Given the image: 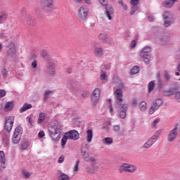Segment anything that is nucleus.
<instances>
[{
	"label": "nucleus",
	"mask_w": 180,
	"mask_h": 180,
	"mask_svg": "<svg viewBox=\"0 0 180 180\" xmlns=\"http://www.w3.org/2000/svg\"><path fill=\"white\" fill-rule=\"evenodd\" d=\"M149 140L151 141L152 143H153V144H154V143H155V141H157V140H158V136L157 135H153L150 138Z\"/></svg>",
	"instance_id": "de8ad7c7"
},
{
	"label": "nucleus",
	"mask_w": 180,
	"mask_h": 180,
	"mask_svg": "<svg viewBox=\"0 0 180 180\" xmlns=\"http://www.w3.org/2000/svg\"><path fill=\"white\" fill-rule=\"evenodd\" d=\"M78 165H79V160L76 161V165L74 167V172H77L78 171Z\"/></svg>",
	"instance_id": "09e8293b"
},
{
	"label": "nucleus",
	"mask_w": 180,
	"mask_h": 180,
	"mask_svg": "<svg viewBox=\"0 0 180 180\" xmlns=\"http://www.w3.org/2000/svg\"><path fill=\"white\" fill-rule=\"evenodd\" d=\"M100 79L102 81H105L106 79V72L101 73V75L100 76Z\"/></svg>",
	"instance_id": "5fc2aeb1"
},
{
	"label": "nucleus",
	"mask_w": 180,
	"mask_h": 180,
	"mask_svg": "<svg viewBox=\"0 0 180 180\" xmlns=\"http://www.w3.org/2000/svg\"><path fill=\"white\" fill-rule=\"evenodd\" d=\"M22 133H23V128H22V127H17L15 129L13 134H17L18 136H22Z\"/></svg>",
	"instance_id": "7c9ffc66"
},
{
	"label": "nucleus",
	"mask_w": 180,
	"mask_h": 180,
	"mask_svg": "<svg viewBox=\"0 0 180 180\" xmlns=\"http://www.w3.org/2000/svg\"><path fill=\"white\" fill-rule=\"evenodd\" d=\"M20 139H22V135L13 134L11 141L13 144H18L20 141Z\"/></svg>",
	"instance_id": "5701e85b"
},
{
	"label": "nucleus",
	"mask_w": 180,
	"mask_h": 180,
	"mask_svg": "<svg viewBox=\"0 0 180 180\" xmlns=\"http://www.w3.org/2000/svg\"><path fill=\"white\" fill-rule=\"evenodd\" d=\"M148 21H149V22H153V21L154 20V16H153V15H149V16L148 17Z\"/></svg>",
	"instance_id": "69168bd1"
},
{
	"label": "nucleus",
	"mask_w": 180,
	"mask_h": 180,
	"mask_svg": "<svg viewBox=\"0 0 180 180\" xmlns=\"http://www.w3.org/2000/svg\"><path fill=\"white\" fill-rule=\"evenodd\" d=\"M25 22L30 26H36V23L37 21L33 18V17L30 16L29 14L25 13L24 15Z\"/></svg>",
	"instance_id": "4468645a"
},
{
	"label": "nucleus",
	"mask_w": 180,
	"mask_h": 180,
	"mask_svg": "<svg viewBox=\"0 0 180 180\" xmlns=\"http://www.w3.org/2000/svg\"><path fill=\"white\" fill-rule=\"evenodd\" d=\"M41 6L45 13H50L54 11V0H41Z\"/></svg>",
	"instance_id": "20e7f679"
},
{
	"label": "nucleus",
	"mask_w": 180,
	"mask_h": 180,
	"mask_svg": "<svg viewBox=\"0 0 180 180\" xmlns=\"http://www.w3.org/2000/svg\"><path fill=\"white\" fill-rule=\"evenodd\" d=\"M120 169L125 172H134V171H136V166L124 164L121 166Z\"/></svg>",
	"instance_id": "dca6fc26"
},
{
	"label": "nucleus",
	"mask_w": 180,
	"mask_h": 180,
	"mask_svg": "<svg viewBox=\"0 0 180 180\" xmlns=\"http://www.w3.org/2000/svg\"><path fill=\"white\" fill-rule=\"evenodd\" d=\"M118 88L115 91V101H117V91H120V92L122 94V99H123V91H122V89H123V88H124V84H123V83L120 82L118 84Z\"/></svg>",
	"instance_id": "412c9836"
},
{
	"label": "nucleus",
	"mask_w": 180,
	"mask_h": 180,
	"mask_svg": "<svg viewBox=\"0 0 180 180\" xmlns=\"http://www.w3.org/2000/svg\"><path fill=\"white\" fill-rule=\"evenodd\" d=\"M88 95H89V91H84V93L82 94V98H86V97H88Z\"/></svg>",
	"instance_id": "bf43d9fd"
},
{
	"label": "nucleus",
	"mask_w": 180,
	"mask_h": 180,
	"mask_svg": "<svg viewBox=\"0 0 180 180\" xmlns=\"http://www.w3.org/2000/svg\"><path fill=\"white\" fill-rule=\"evenodd\" d=\"M50 94H53V91L46 90L44 91V101H47V99H49Z\"/></svg>",
	"instance_id": "58836bf2"
},
{
	"label": "nucleus",
	"mask_w": 180,
	"mask_h": 180,
	"mask_svg": "<svg viewBox=\"0 0 180 180\" xmlns=\"http://www.w3.org/2000/svg\"><path fill=\"white\" fill-rule=\"evenodd\" d=\"M65 134L70 140H78L79 139V133L75 129L70 130Z\"/></svg>",
	"instance_id": "f8f14e48"
},
{
	"label": "nucleus",
	"mask_w": 180,
	"mask_h": 180,
	"mask_svg": "<svg viewBox=\"0 0 180 180\" xmlns=\"http://www.w3.org/2000/svg\"><path fill=\"white\" fill-rule=\"evenodd\" d=\"M89 161H90L91 162H96V160L95 158H94V157H90V158H89Z\"/></svg>",
	"instance_id": "338daca9"
},
{
	"label": "nucleus",
	"mask_w": 180,
	"mask_h": 180,
	"mask_svg": "<svg viewBox=\"0 0 180 180\" xmlns=\"http://www.w3.org/2000/svg\"><path fill=\"white\" fill-rule=\"evenodd\" d=\"M176 136H178V127L176 126L174 128L171 130L167 136V140L169 143H172L174 140L176 139Z\"/></svg>",
	"instance_id": "9b49d317"
},
{
	"label": "nucleus",
	"mask_w": 180,
	"mask_h": 180,
	"mask_svg": "<svg viewBox=\"0 0 180 180\" xmlns=\"http://www.w3.org/2000/svg\"><path fill=\"white\" fill-rule=\"evenodd\" d=\"M99 98H101V89H99V88H96L91 96V106L95 108V106L98 105Z\"/></svg>",
	"instance_id": "6e6552de"
},
{
	"label": "nucleus",
	"mask_w": 180,
	"mask_h": 180,
	"mask_svg": "<svg viewBox=\"0 0 180 180\" xmlns=\"http://www.w3.org/2000/svg\"><path fill=\"white\" fill-rule=\"evenodd\" d=\"M130 46H131V47H132V48L136 47V40L131 41V44H130Z\"/></svg>",
	"instance_id": "e2e57ef3"
},
{
	"label": "nucleus",
	"mask_w": 180,
	"mask_h": 180,
	"mask_svg": "<svg viewBox=\"0 0 180 180\" xmlns=\"http://www.w3.org/2000/svg\"><path fill=\"white\" fill-rule=\"evenodd\" d=\"M115 13V10L113 7L110 5L105 6V15L107 16L108 20H112V16L110 15H113Z\"/></svg>",
	"instance_id": "2eb2a0df"
},
{
	"label": "nucleus",
	"mask_w": 180,
	"mask_h": 180,
	"mask_svg": "<svg viewBox=\"0 0 180 180\" xmlns=\"http://www.w3.org/2000/svg\"><path fill=\"white\" fill-rule=\"evenodd\" d=\"M28 122L30 123L31 126H33V123H34V121H33V118L30 117H27Z\"/></svg>",
	"instance_id": "052dcab7"
},
{
	"label": "nucleus",
	"mask_w": 180,
	"mask_h": 180,
	"mask_svg": "<svg viewBox=\"0 0 180 180\" xmlns=\"http://www.w3.org/2000/svg\"><path fill=\"white\" fill-rule=\"evenodd\" d=\"M32 67L33 68H37V60H34L32 63Z\"/></svg>",
	"instance_id": "13d9d810"
},
{
	"label": "nucleus",
	"mask_w": 180,
	"mask_h": 180,
	"mask_svg": "<svg viewBox=\"0 0 180 180\" xmlns=\"http://www.w3.org/2000/svg\"><path fill=\"white\" fill-rule=\"evenodd\" d=\"M68 136L67 134H65L61 139V146L63 148L65 146V144H67V140H68Z\"/></svg>",
	"instance_id": "ea45409f"
},
{
	"label": "nucleus",
	"mask_w": 180,
	"mask_h": 180,
	"mask_svg": "<svg viewBox=\"0 0 180 180\" xmlns=\"http://www.w3.org/2000/svg\"><path fill=\"white\" fill-rule=\"evenodd\" d=\"M22 175H24V176L25 178H30V173L29 172H22Z\"/></svg>",
	"instance_id": "4d7b16f0"
},
{
	"label": "nucleus",
	"mask_w": 180,
	"mask_h": 180,
	"mask_svg": "<svg viewBox=\"0 0 180 180\" xmlns=\"http://www.w3.org/2000/svg\"><path fill=\"white\" fill-rule=\"evenodd\" d=\"M38 136L39 139H41L46 136V134L44 133V131H39Z\"/></svg>",
	"instance_id": "6e6d98bb"
},
{
	"label": "nucleus",
	"mask_w": 180,
	"mask_h": 180,
	"mask_svg": "<svg viewBox=\"0 0 180 180\" xmlns=\"http://www.w3.org/2000/svg\"><path fill=\"white\" fill-rule=\"evenodd\" d=\"M108 34H106L105 33H102L98 35V39L100 40H106V39H108Z\"/></svg>",
	"instance_id": "c03bdc74"
},
{
	"label": "nucleus",
	"mask_w": 180,
	"mask_h": 180,
	"mask_svg": "<svg viewBox=\"0 0 180 180\" xmlns=\"http://www.w3.org/2000/svg\"><path fill=\"white\" fill-rule=\"evenodd\" d=\"M5 153H4V151L0 150V164H1V167H2L4 168V167H5Z\"/></svg>",
	"instance_id": "b1692460"
},
{
	"label": "nucleus",
	"mask_w": 180,
	"mask_h": 180,
	"mask_svg": "<svg viewBox=\"0 0 180 180\" xmlns=\"http://www.w3.org/2000/svg\"><path fill=\"white\" fill-rule=\"evenodd\" d=\"M13 109V102L8 101L5 105V110H12Z\"/></svg>",
	"instance_id": "c756f323"
},
{
	"label": "nucleus",
	"mask_w": 180,
	"mask_h": 180,
	"mask_svg": "<svg viewBox=\"0 0 180 180\" xmlns=\"http://www.w3.org/2000/svg\"><path fill=\"white\" fill-rule=\"evenodd\" d=\"M131 105L133 106V108H136V106H137V99H134L132 101Z\"/></svg>",
	"instance_id": "680f3d73"
},
{
	"label": "nucleus",
	"mask_w": 180,
	"mask_h": 180,
	"mask_svg": "<svg viewBox=\"0 0 180 180\" xmlns=\"http://www.w3.org/2000/svg\"><path fill=\"white\" fill-rule=\"evenodd\" d=\"M89 155V153H86L85 151L84 152V158H88Z\"/></svg>",
	"instance_id": "774afa93"
},
{
	"label": "nucleus",
	"mask_w": 180,
	"mask_h": 180,
	"mask_svg": "<svg viewBox=\"0 0 180 180\" xmlns=\"http://www.w3.org/2000/svg\"><path fill=\"white\" fill-rule=\"evenodd\" d=\"M6 95V91L4 89H0V98H4Z\"/></svg>",
	"instance_id": "864d4df0"
},
{
	"label": "nucleus",
	"mask_w": 180,
	"mask_h": 180,
	"mask_svg": "<svg viewBox=\"0 0 180 180\" xmlns=\"http://www.w3.org/2000/svg\"><path fill=\"white\" fill-rule=\"evenodd\" d=\"M112 129L115 133H117V131H120V125H113Z\"/></svg>",
	"instance_id": "49530a36"
},
{
	"label": "nucleus",
	"mask_w": 180,
	"mask_h": 180,
	"mask_svg": "<svg viewBox=\"0 0 180 180\" xmlns=\"http://www.w3.org/2000/svg\"><path fill=\"white\" fill-rule=\"evenodd\" d=\"M174 99L177 102H180V91L179 86H176V91H174Z\"/></svg>",
	"instance_id": "cd10ccee"
},
{
	"label": "nucleus",
	"mask_w": 180,
	"mask_h": 180,
	"mask_svg": "<svg viewBox=\"0 0 180 180\" xmlns=\"http://www.w3.org/2000/svg\"><path fill=\"white\" fill-rule=\"evenodd\" d=\"M176 91V87H170L168 90L163 91L164 96H171V95H174Z\"/></svg>",
	"instance_id": "6ab92c4d"
},
{
	"label": "nucleus",
	"mask_w": 180,
	"mask_h": 180,
	"mask_svg": "<svg viewBox=\"0 0 180 180\" xmlns=\"http://www.w3.org/2000/svg\"><path fill=\"white\" fill-rule=\"evenodd\" d=\"M8 49L6 51L8 58L11 60H16V48L15 47V44L9 42Z\"/></svg>",
	"instance_id": "0eeeda50"
},
{
	"label": "nucleus",
	"mask_w": 180,
	"mask_h": 180,
	"mask_svg": "<svg viewBox=\"0 0 180 180\" xmlns=\"http://www.w3.org/2000/svg\"><path fill=\"white\" fill-rule=\"evenodd\" d=\"M160 44H167L169 41V36L162 33L158 37Z\"/></svg>",
	"instance_id": "f3484780"
},
{
	"label": "nucleus",
	"mask_w": 180,
	"mask_h": 180,
	"mask_svg": "<svg viewBox=\"0 0 180 180\" xmlns=\"http://www.w3.org/2000/svg\"><path fill=\"white\" fill-rule=\"evenodd\" d=\"M158 89H159V91L162 89V86H164V84H162V80H158Z\"/></svg>",
	"instance_id": "a18cd8bd"
},
{
	"label": "nucleus",
	"mask_w": 180,
	"mask_h": 180,
	"mask_svg": "<svg viewBox=\"0 0 180 180\" xmlns=\"http://www.w3.org/2000/svg\"><path fill=\"white\" fill-rule=\"evenodd\" d=\"M41 56L45 59L47 60L48 61H50L51 60V57L50 56V53L46 51H41Z\"/></svg>",
	"instance_id": "393cba45"
},
{
	"label": "nucleus",
	"mask_w": 180,
	"mask_h": 180,
	"mask_svg": "<svg viewBox=\"0 0 180 180\" xmlns=\"http://www.w3.org/2000/svg\"><path fill=\"white\" fill-rule=\"evenodd\" d=\"M46 68L50 75H54V74H56V66L54 65V63H53L52 62L49 63Z\"/></svg>",
	"instance_id": "a211bd4d"
},
{
	"label": "nucleus",
	"mask_w": 180,
	"mask_h": 180,
	"mask_svg": "<svg viewBox=\"0 0 180 180\" xmlns=\"http://www.w3.org/2000/svg\"><path fill=\"white\" fill-rule=\"evenodd\" d=\"M103 141L104 144H106L107 146H110V144L113 143V139L112 137H107L104 139Z\"/></svg>",
	"instance_id": "72a5a7b5"
},
{
	"label": "nucleus",
	"mask_w": 180,
	"mask_h": 180,
	"mask_svg": "<svg viewBox=\"0 0 180 180\" xmlns=\"http://www.w3.org/2000/svg\"><path fill=\"white\" fill-rule=\"evenodd\" d=\"M159 123H160V119L159 118L155 119V120L152 122V127L153 129H157V124H158Z\"/></svg>",
	"instance_id": "37998d69"
},
{
	"label": "nucleus",
	"mask_w": 180,
	"mask_h": 180,
	"mask_svg": "<svg viewBox=\"0 0 180 180\" xmlns=\"http://www.w3.org/2000/svg\"><path fill=\"white\" fill-rule=\"evenodd\" d=\"M139 109L142 110V112H144V110H147V103L145 101H141L139 103Z\"/></svg>",
	"instance_id": "473e14b6"
},
{
	"label": "nucleus",
	"mask_w": 180,
	"mask_h": 180,
	"mask_svg": "<svg viewBox=\"0 0 180 180\" xmlns=\"http://www.w3.org/2000/svg\"><path fill=\"white\" fill-rule=\"evenodd\" d=\"M117 100H115V106L120 109V117L121 119H124L127 113V105L123 103V98H122V93L120 91H117Z\"/></svg>",
	"instance_id": "f257e3e1"
},
{
	"label": "nucleus",
	"mask_w": 180,
	"mask_h": 180,
	"mask_svg": "<svg viewBox=\"0 0 180 180\" xmlns=\"http://www.w3.org/2000/svg\"><path fill=\"white\" fill-rule=\"evenodd\" d=\"M58 162H59V164H62V162H64V158L63 156L60 157L58 160Z\"/></svg>",
	"instance_id": "0e129e2a"
},
{
	"label": "nucleus",
	"mask_w": 180,
	"mask_h": 180,
	"mask_svg": "<svg viewBox=\"0 0 180 180\" xmlns=\"http://www.w3.org/2000/svg\"><path fill=\"white\" fill-rule=\"evenodd\" d=\"M58 180H70V176L60 172V175L58 176Z\"/></svg>",
	"instance_id": "a878e982"
},
{
	"label": "nucleus",
	"mask_w": 180,
	"mask_h": 180,
	"mask_svg": "<svg viewBox=\"0 0 180 180\" xmlns=\"http://www.w3.org/2000/svg\"><path fill=\"white\" fill-rule=\"evenodd\" d=\"M88 13H89V9L87 7L82 6L77 11V19L80 22H85L86 18H88Z\"/></svg>",
	"instance_id": "423d86ee"
},
{
	"label": "nucleus",
	"mask_w": 180,
	"mask_h": 180,
	"mask_svg": "<svg viewBox=\"0 0 180 180\" xmlns=\"http://www.w3.org/2000/svg\"><path fill=\"white\" fill-rule=\"evenodd\" d=\"M29 146H30L29 141H27L26 140H24L22 142V144L20 146V148H21V150H26V148H27V147H29Z\"/></svg>",
	"instance_id": "f704fd0d"
},
{
	"label": "nucleus",
	"mask_w": 180,
	"mask_h": 180,
	"mask_svg": "<svg viewBox=\"0 0 180 180\" xmlns=\"http://www.w3.org/2000/svg\"><path fill=\"white\" fill-rule=\"evenodd\" d=\"M86 133H87V136H86L87 143H91L92 141V137H94V133L92 132V129L87 130Z\"/></svg>",
	"instance_id": "bb28decb"
},
{
	"label": "nucleus",
	"mask_w": 180,
	"mask_h": 180,
	"mask_svg": "<svg viewBox=\"0 0 180 180\" xmlns=\"http://www.w3.org/2000/svg\"><path fill=\"white\" fill-rule=\"evenodd\" d=\"M94 56L101 58L103 56V49L101 47H96L94 49Z\"/></svg>",
	"instance_id": "aec40b11"
},
{
	"label": "nucleus",
	"mask_w": 180,
	"mask_h": 180,
	"mask_svg": "<svg viewBox=\"0 0 180 180\" xmlns=\"http://www.w3.org/2000/svg\"><path fill=\"white\" fill-rule=\"evenodd\" d=\"M140 71V67L135 65L131 69V75H134L136 74H139Z\"/></svg>",
	"instance_id": "c85d7f7f"
},
{
	"label": "nucleus",
	"mask_w": 180,
	"mask_h": 180,
	"mask_svg": "<svg viewBox=\"0 0 180 180\" xmlns=\"http://www.w3.org/2000/svg\"><path fill=\"white\" fill-rule=\"evenodd\" d=\"M154 86H155V83L153 81L150 82L148 85V92L153 91Z\"/></svg>",
	"instance_id": "c9c22d12"
},
{
	"label": "nucleus",
	"mask_w": 180,
	"mask_h": 180,
	"mask_svg": "<svg viewBox=\"0 0 180 180\" xmlns=\"http://www.w3.org/2000/svg\"><path fill=\"white\" fill-rule=\"evenodd\" d=\"M46 120V114L41 112L38 117L37 123H43Z\"/></svg>",
	"instance_id": "2f4dec72"
},
{
	"label": "nucleus",
	"mask_w": 180,
	"mask_h": 180,
	"mask_svg": "<svg viewBox=\"0 0 180 180\" xmlns=\"http://www.w3.org/2000/svg\"><path fill=\"white\" fill-rule=\"evenodd\" d=\"M176 2H178V0H164L161 3V6L166 8L167 9H171Z\"/></svg>",
	"instance_id": "ddd939ff"
},
{
	"label": "nucleus",
	"mask_w": 180,
	"mask_h": 180,
	"mask_svg": "<svg viewBox=\"0 0 180 180\" xmlns=\"http://www.w3.org/2000/svg\"><path fill=\"white\" fill-rule=\"evenodd\" d=\"M162 19L165 27H169L174 23V15L169 11H163Z\"/></svg>",
	"instance_id": "39448f33"
},
{
	"label": "nucleus",
	"mask_w": 180,
	"mask_h": 180,
	"mask_svg": "<svg viewBox=\"0 0 180 180\" xmlns=\"http://www.w3.org/2000/svg\"><path fill=\"white\" fill-rule=\"evenodd\" d=\"M153 144H154L153 143V141H151L150 139L148 140L144 144H143V148H150V147H151V146H153Z\"/></svg>",
	"instance_id": "a19ab883"
},
{
	"label": "nucleus",
	"mask_w": 180,
	"mask_h": 180,
	"mask_svg": "<svg viewBox=\"0 0 180 180\" xmlns=\"http://www.w3.org/2000/svg\"><path fill=\"white\" fill-rule=\"evenodd\" d=\"M33 108V105L32 104L29 103H24L22 108H20V113H23V112H26V110H28V109H32Z\"/></svg>",
	"instance_id": "4be33fe9"
},
{
	"label": "nucleus",
	"mask_w": 180,
	"mask_h": 180,
	"mask_svg": "<svg viewBox=\"0 0 180 180\" xmlns=\"http://www.w3.org/2000/svg\"><path fill=\"white\" fill-rule=\"evenodd\" d=\"M137 11H139V6L132 5V6L131 7V11L129 12V14L131 15H134V13H136V12H137Z\"/></svg>",
	"instance_id": "e433bc0d"
},
{
	"label": "nucleus",
	"mask_w": 180,
	"mask_h": 180,
	"mask_svg": "<svg viewBox=\"0 0 180 180\" xmlns=\"http://www.w3.org/2000/svg\"><path fill=\"white\" fill-rule=\"evenodd\" d=\"M162 103H164V102L161 98H157L155 101H153V105L149 109L150 115H153V113H154V112H155V110H157V109H158V108H160V106H161Z\"/></svg>",
	"instance_id": "9d476101"
},
{
	"label": "nucleus",
	"mask_w": 180,
	"mask_h": 180,
	"mask_svg": "<svg viewBox=\"0 0 180 180\" xmlns=\"http://www.w3.org/2000/svg\"><path fill=\"white\" fill-rule=\"evenodd\" d=\"M102 6H107L108 1L106 0H98Z\"/></svg>",
	"instance_id": "8fccbe9b"
},
{
	"label": "nucleus",
	"mask_w": 180,
	"mask_h": 180,
	"mask_svg": "<svg viewBox=\"0 0 180 180\" xmlns=\"http://www.w3.org/2000/svg\"><path fill=\"white\" fill-rule=\"evenodd\" d=\"M151 46H145L140 53V56L143 58L145 64H150V61L153 60V55H151Z\"/></svg>",
	"instance_id": "7ed1b4c3"
},
{
	"label": "nucleus",
	"mask_w": 180,
	"mask_h": 180,
	"mask_svg": "<svg viewBox=\"0 0 180 180\" xmlns=\"http://www.w3.org/2000/svg\"><path fill=\"white\" fill-rule=\"evenodd\" d=\"M6 18H8V15L5 13H0V23H2V22H4L6 20Z\"/></svg>",
	"instance_id": "79ce46f5"
},
{
	"label": "nucleus",
	"mask_w": 180,
	"mask_h": 180,
	"mask_svg": "<svg viewBox=\"0 0 180 180\" xmlns=\"http://www.w3.org/2000/svg\"><path fill=\"white\" fill-rule=\"evenodd\" d=\"M163 73H164L163 77L165 79H166V81H169V79L172 78V77H171V75H169V72H168V70H164Z\"/></svg>",
	"instance_id": "4c0bfd02"
},
{
	"label": "nucleus",
	"mask_w": 180,
	"mask_h": 180,
	"mask_svg": "<svg viewBox=\"0 0 180 180\" xmlns=\"http://www.w3.org/2000/svg\"><path fill=\"white\" fill-rule=\"evenodd\" d=\"M139 0H131L130 4L134 6H138L139 5Z\"/></svg>",
	"instance_id": "603ef678"
},
{
	"label": "nucleus",
	"mask_w": 180,
	"mask_h": 180,
	"mask_svg": "<svg viewBox=\"0 0 180 180\" xmlns=\"http://www.w3.org/2000/svg\"><path fill=\"white\" fill-rule=\"evenodd\" d=\"M61 126L59 124L52 125L49 127L48 131L49 133V137L52 141L57 143L61 139Z\"/></svg>",
	"instance_id": "f03ea898"
},
{
	"label": "nucleus",
	"mask_w": 180,
	"mask_h": 180,
	"mask_svg": "<svg viewBox=\"0 0 180 180\" xmlns=\"http://www.w3.org/2000/svg\"><path fill=\"white\" fill-rule=\"evenodd\" d=\"M15 122V117L9 116L6 117L5 120V130L7 133H10L13 127V123Z\"/></svg>",
	"instance_id": "1a4fd4ad"
},
{
	"label": "nucleus",
	"mask_w": 180,
	"mask_h": 180,
	"mask_svg": "<svg viewBox=\"0 0 180 180\" xmlns=\"http://www.w3.org/2000/svg\"><path fill=\"white\" fill-rule=\"evenodd\" d=\"M1 74H2L3 77H4V78H6V75H8V70L6 68H4L1 70Z\"/></svg>",
	"instance_id": "3c124183"
}]
</instances>
